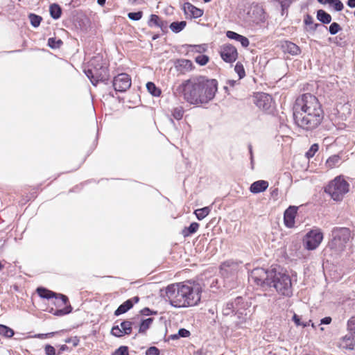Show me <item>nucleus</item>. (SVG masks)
I'll return each instance as SVG.
<instances>
[{
  "label": "nucleus",
  "instance_id": "nucleus-46",
  "mask_svg": "<svg viewBox=\"0 0 355 355\" xmlns=\"http://www.w3.org/2000/svg\"><path fill=\"white\" fill-rule=\"evenodd\" d=\"M159 350L156 347H150L146 352V355H159Z\"/></svg>",
  "mask_w": 355,
  "mask_h": 355
},
{
  "label": "nucleus",
  "instance_id": "nucleus-32",
  "mask_svg": "<svg viewBox=\"0 0 355 355\" xmlns=\"http://www.w3.org/2000/svg\"><path fill=\"white\" fill-rule=\"evenodd\" d=\"M210 212V209L208 207H205L203 208L198 209L195 210L194 214L196 218L201 220L204 219Z\"/></svg>",
  "mask_w": 355,
  "mask_h": 355
},
{
  "label": "nucleus",
  "instance_id": "nucleus-29",
  "mask_svg": "<svg viewBox=\"0 0 355 355\" xmlns=\"http://www.w3.org/2000/svg\"><path fill=\"white\" fill-rule=\"evenodd\" d=\"M49 11L51 16L55 19H59L61 16L62 10L58 4L53 3L51 5Z\"/></svg>",
  "mask_w": 355,
  "mask_h": 355
},
{
  "label": "nucleus",
  "instance_id": "nucleus-3",
  "mask_svg": "<svg viewBox=\"0 0 355 355\" xmlns=\"http://www.w3.org/2000/svg\"><path fill=\"white\" fill-rule=\"evenodd\" d=\"M202 292L199 283L189 280L168 285L166 288V297L175 307H189L199 304Z\"/></svg>",
  "mask_w": 355,
  "mask_h": 355
},
{
  "label": "nucleus",
  "instance_id": "nucleus-54",
  "mask_svg": "<svg viewBox=\"0 0 355 355\" xmlns=\"http://www.w3.org/2000/svg\"><path fill=\"white\" fill-rule=\"evenodd\" d=\"M347 4L350 8H355V0H348Z\"/></svg>",
  "mask_w": 355,
  "mask_h": 355
},
{
  "label": "nucleus",
  "instance_id": "nucleus-18",
  "mask_svg": "<svg viewBox=\"0 0 355 355\" xmlns=\"http://www.w3.org/2000/svg\"><path fill=\"white\" fill-rule=\"evenodd\" d=\"M139 300V298L137 296L126 300L117 308V309L114 311V315L117 316L125 313L133 306L135 303L138 302Z\"/></svg>",
  "mask_w": 355,
  "mask_h": 355
},
{
  "label": "nucleus",
  "instance_id": "nucleus-30",
  "mask_svg": "<svg viewBox=\"0 0 355 355\" xmlns=\"http://www.w3.org/2000/svg\"><path fill=\"white\" fill-rule=\"evenodd\" d=\"M187 25L185 21H175L171 24L169 26L171 31L175 33H180L182 31Z\"/></svg>",
  "mask_w": 355,
  "mask_h": 355
},
{
  "label": "nucleus",
  "instance_id": "nucleus-36",
  "mask_svg": "<svg viewBox=\"0 0 355 355\" xmlns=\"http://www.w3.org/2000/svg\"><path fill=\"white\" fill-rule=\"evenodd\" d=\"M29 19L33 26L37 27L40 24L42 17L39 15L31 13L29 15Z\"/></svg>",
  "mask_w": 355,
  "mask_h": 355
},
{
  "label": "nucleus",
  "instance_id": "nucleus-15",
  "mask_svg": "<svg viewBox=\"0 0 355 355\" xmlns=\"http://www.w3.org/2000/svg\"><path fill=\"white\" fill-rule=\"evenodd\" d=\"M298 207L289 206L284 214V223L286 227L293 228L295 226V218L297 214Z\"/></svg>",
  "mask_w": 355,
  "mask_h": 355
},
{
  "label": "nucleus",
  "instance_id": "nucleus-55",
  "mask_svg": "<svg viewBox=\"0 0 355 355\" xmlns=\"http://www.w3.org/2000/svg\"><path fill=\"white\" fill-rule=\"evenodd\" d=\"M150 312V310L148 309V308H145L142 311H141V313L144 314V315H149V313Z\"/></svg>",
  "mask_w": 355,
  "mask_h": 355
},
{
  "label": "nucleus",
  "instance_id": "nucleus-51",
  "mask_svg": "<svg viewBox=\"0 0 355 355\" xmlns=\"http://www.w3.org/2000/svg\"><path fill=\"white\" fill-rule=\"evenodd\" d=\"M71 341L73 342V346H77L79 343V340L76 337H75L73 339H71V338L67 339L65 340V343H70Z\"/></svg>",
  "mask_w": 355,
  "mask_h": 355
},
{
  "label": "nucleus",
  "instance_id": "nucleus-35",
  "mask_svg": "<svg viewBox=\"0 0 355 355\" xmlns=\"http://www.w3.org/2000/svg\"><path fill=\"white\" fill-rule=\"evenodd\" d=\"M343 103V107H345L346 109H347V114H350L351 113V109H350V104L349 103V101H348V99H347V97L345 96H342L340 97V102H337L336 103V107L337 108L338 107V106L340 105H342V103Z\"/></svg>",
  "mask_w": 355,
  "mask_h": 355
},
{
  "label": "nucleus",
  "instance_id": "nucleus-41",
  "mask_svg": "<svg viewBox=\"0 0 355 355\" xmlns=\"http://www.w3.org/2000/svg\"><path fill=\"white\" fill-rule=\"evenodd\" d=\"M195 60L197 64L203 66L207 63L209 58L205 55H199L196 57Z\"/></svg>",
  "mask_w": 355,
  "mask_h": 355
},
{
  "label": "nucleus",
  "instance_id": "nucleus-14",
  "mask_svg": "<svg viewBox=\"0 0 355 355\" xmlns=\"http://www.w3.org/2000/svg\"><path fill=\"white\" fill-rule=\"evenodd\" d=\"M220 56L224 61L226 62H233L237 58V51L236 49L231 44H225L221 47Z\"/></svg>",
  "mask_w": 355,
  "mask_h": 355
},
{
  "label": "nucleus",
  "instance_id": "nucleus-37",
  "mask_svg": "<svg viewBox=\"0 0 355 355\" xmlns=\"http://www.w3.org/2000/svg\"><path fill=\"white\" fill-rule=\"evenodd\" d=\"M62 44L61 40H56L55 37H50L48 40V45L51 49H58Z\"/></svg>",
  "mask_w": 355,
  "mask_h": 355
},
{
  "label": "nucleus",
  "instance_id": "nucleus-31",
  "mask_svg": "<svg viewBox=\"0 0 355 355\" xmlns=\"http://www.w3.org/2000/svg\"><path fill=\"white\" fill-rule=\"evenodd\" d=\"M15 334L13 329L4 324H0V335L10 338Z\"/></svg>",
  "mask_w": 355,
  "mask_h": 355
},
{
  "label": "nucleus",
  "instance_id": "nucleus-20",
  "mask_svg": "<svg viewBox=\"0 0 355 355\" xmlns=\"http://www.w3.org/2000/svg\"><path fill=\"white\" fill-rule=\"evenodd\" d=\"M269 186L266 180H258L253 182L250 187V191L252 193H259L265 191Z\"/></svg>",
  "mask_w": 355,
  "mask_h": 355
},
{
  "label": "nucleus",
  "instance_id": "nucleus-44",
  "mask_svg": "<svg viewBox=\"0 0 355 355\" xmlns=\"http://www.w3.org/2000/svg\"><path fill=\"white\" fill-rule=\"evenodd\" d=\"M175 67H192V62L189 60H186V59L178 60L177 61V63H175Z\"/></svg>",
  "mask_w": 355,
  "mask_h": 355
},
{
  "label": "nucleus",
  "instance_id": "nucleus-40",
  "mask_svg": "<svg viewBox=\"0 0 355 355\" xmlns=\"http://www.w3.org/2000/svg\"><path fill=\"white\" fill-rule=\"evenodd\" d=\"M330 5H331L336 11H341L343 8V3L340 0H331Z\"/></svg>",
  "mask_w": 355,
  "mask_h": 355
},
{
  "label": "nucleus",
  "instance_id": "nucleus-19",
  "mask_svg": "<svg viewBox=\"0 0 355 355\" xmlns=\"http://www.w3.org/2000/svg\"><path fill=\"white\" fill-rule=\"evenodd\" d=\"M355 334L354 331H350L349 333L343 336L339 343L340 347L343 349H352L354 348L355 345Z\"/></svg>",
  "mask_w": 355,
  "mask_h": 355
},
{
  "label": "nucleus",
  "instance_id": "nucleus-23",
  "mask_svg": "<svg viewBox=\"0 0 355 355\" xmlns=\"http://www.w3.org/2000/svg\"><path fill=\"white\" fill-rule=\"evenodd\" d=\"M200 225L196 222L191 223L189 227H185L181 232L182 235L187 238L196 233L199 229Z\"/></svg>",
  "mask_w": 355,
  "mask_h": 355
},
{
  "label": "nucleus",
  "instance_id": "nucleus-53",
  "mask_svg": "<svg viewBox=\"0 0 355 355\" xmlns=\"http://www.w3.org/2000/svg\"><path fill=\"white\" fill-rule=\"evenodd\" d=\"M293 320L295 322V323L296 324V325H297V326L301 325L300 318H299V316L297 315L294 314V315L293 317Z\"/></svg>",
  "mask_w": 355,
  "mask_h": 355
},
{
  "label": "nucleus",
  "instance_id": "nucleus-47",
  "mask_svg": "<svg viewBox=\"0 0 355 355\" xmlns=\"http://www.w3.org/2000/svg\"><path fill=\"white\" fill-rule=\"evenodd\" d=\"M44 351L46 355H56L55 348L51 345H46L44 347Z\"/></svg>",
  "mask_w": 355,
  "mask_h": 355
},
{
  "label": "nucleus",
  "instance_id": "nucleus-21",
  "mask_svg": "<svg viewBox=\"0 0 355 355\" xmlns=\"http://www.w3.org/2000/svg\"><path fill=\"white\" fill-rule=\"evenodd\" d=\"M226 35L228 38L231 40H234L238 42H240L241 44L243 47H247L249 45V40L247 37L239 35L234 31H228L226 33Z\"/></svg>",
  "mask_w": 355,
  "mask_h": 355
},
{
  "label": "nucleus",
  "instance_id": "nucleus-4",
  "mask_svg": "<svg viewBox=\"0 0 355 355\" xmlns=\"http://www.w3.org/2000/svg\"><path fill=\"white\" fill-rule=\"evenodd\" d=\"M269 287H273L278 294L290 297L292 295V282L291 277L286 272L277 271L276 268L270 275Z\"/></svg>",
  "mask_w": 355,
  "mask_h": 355
},
{
  "label": "nucleus",
  "instance_id": "nucleus-10",
  "mask_svg": "<svg viewBox=\"0 0 355 355\" xmlns=\"http://www.w3.org/2000/svg\"><path fill=\"white\" fill-rule=\"evenodd\" d=\"M84 72L94 85L98 81H105L109 78L107 68H87Z\"/></svg>",
  "mask_w": 355,
  "mask_h": 355
},
{
  "label": "nucleus",
  "instance_id": "nucleus-27",
  "mask_svg": "<svg viewBox=\"0 0 355 355\" xmlns=\"http://www.w3.org/2000/svg\"><path fill=\"white\" fill-rule=\"evenodd\" d=\"M154 319L153 318H147L146 320H144L140 325H139V334H146V331L147 330L150 328V327L151 326L153 322Z\"/></svg>",
  "mask_w": 355,
  "mask_h": 355
},
{
  "label": "nucleus",
  "instance_id": "nucleus-34",
  "mask_svg": "<svg viewBox=\"0 0 355 355\" xmlns=\"http://www.w3.org/2000/svg\"><path fill=\"white\" fill-rule=\"evenodd\" d=\"M184 111L182 107H177L172 110V116L176 120H181L184 116Z\"/></svg>",
  "mask_w": 355,
  "mask_h": 355
},
{
  "label": "nucleus",
  "instance_id": "nucleus-49",
  "mask_svg": "<svg viewBox=\"0 0 355 355\" xmlns=\"http://www.w3.org/2000/svg\"><path fill=\"white\" fill-rule=\"evenodd\" d=\"M234 265V262L231 261H227L223 262L221 264L220 268L222 269H223V268H227V267H231V266H232Z\"/></svg>",
  "mask_w": 355,
  "mask_h": 355
},
{
  "label": "nucleus",
  "instance_id": "nucleus-11",
  "mask_svg": "<svg viewBox=\"0 0 355 355\" xmlns=\"http://www.w3.org/2000/svg\"><path fill=\"white\" fill-rule=\"evenodd\" d=\"M132 84L130 76L125 73H121L114 77L113 80V87L116 91L125 92Z\"/></svg>",
  "mask_w": 355,
  "mask_h": 355
},
{
  "label": "nucleus",
  "instance_id": "nucleus-33",
  "mask_svg": "<svg viewBox=\"0 0 355 355\" xmlns=\"http://www.w3.org/2000/svg\"><path fill=\"white\" fill-rule=\"evenodd\" d=\"M146 88L148 91L154 96H159L161 94V90L157 88L152 82L147 83Z\"/></svg>",
  "mask_w": 355,
  "mask_h": 355
},
{
  "label": "nucleus",
  "instance_id": "nucleus-59",
  "mask_svg": "<svg viewBox=\"0 0 355 355\" xmlns=\"http://www.w3.org/2000/svg\"><path fill=\"white\" fill-rule=\"evenodd\" d=\"M4 268V264L2 261H0V270Z\"/></svg>",
  "mask_w": 355,
  "mask_h": 355
},
{
  "label": "nucleus",
  "instance_id": "nucleus-43",
  "mask_svg": "<svg viewBox=\"0 0 355 355\" xmlns=\"http://www.w3.org/2000/svg\"><path fill=\"white\" fill-rule=\"evenodd\" d=\"M112 355H130L128 347L126 346H121L112 354Z\"/></svg>",
  "mask_w": 355,
  "mask_h": 355
},
{
  "label": "nucleus",
  "instance_id": "nucleus-60",
  "mask_svg": "<svg viewBox=\"0 0 355 355\" xmlns=\"http://www.w3.org/2000/svg\"><path fill=\"white\" fill-rule=\"evenodd\" d=\"M234 67H243V65L240 62H237Z\"/></svg>",
  "mask_w": 355,
  "mask_h": 355
},
{
  "label": "nucleus",
  "instance_id": "nucleus-61",
  "mask_svg": "<svg viewBox=\"0 0 355 355\" xmlns=\"http://www.w3.org/2000/svg\"><path fill=\"white\" fill-rule=\"evenodd\" d=\"M31 187H28L27 188H26V190L29 191L31 190Z\"/></svg>",
  "mask_w": 355,
  "mask_h": 355
},
{
  "label": "nucleus",
  "instance_id": "nucleus-2",
  "mask_svg": "<svg viewBox=\"0 0 355 355\" xmlns=\"http://www.w3.org/2000/svg\"><path fill=\"white\" fill-rule=\"evenodd\" d=\"M323 117L324 112L316 96L306 93L296 99L293 106V119L297 126L312 130L321 123Z\"/></svg>",
  "mask_w": 355,
  "mask_h": 355
},
{
  "label": "nucleus",
  "instance_id": "nucleus-5",
  "mask_svg": "<svg viewBox=\"0 0 355 355\" xmlns=\"http://www.w3.org/2000/svg\"><path fill=\"white\" fill-rule=\"evenodd\" d=\"M349 190V183L341 175L336 177L324 188L325 193L329 194L336 201L342 200Z\"/></svg>",
  "mask_w": 355,
  "mask_h": 355
},
{
  "label": "nucleus",
  "instance_id": "nucleus-56",
  "mask_svg": "<svg viewBox=\"0 0 355 355\" xmlns=\"http://www.w3.org/2000/svg\"><path fill=\"white\" fill-rule=\"evenodd\" d=\"M318 2L322 3V4H326V3H330L331 0H318Z\"/></svg>",
  "mask_w": 355,
  "mask_h": 355
},
{
  "label": "nucleus",
  "instance_id": "nucleus-6",
  "mask_svg": "<svg viewBox=\"0 0 355 355\" xmlns=\"http://www.w3.org/2000/svg\"><path fill=\"white\" fill-rule=\"evenodd\" d=\"M331 245L338 251H343L352 238L351 230L347 227H335L332 230Z\"/></svg>",
  "mask_w": 355,
  "mask_h": 355
},
{
  "label": "nucleus",
  "instance_id": "nucleus-48",
  "mask_svg": "<svg viewBox=\"0 0 355 355\" xmlns=\"http://www.w3.org/2000/svg\"><path fill=\"white\" fill-rule=\"evenodd\" d=\"M234 71L238 74L239 80L243 78L245 76L244 68H234Z\"/></svg>",
  "mask_w": 355,
  "mask_h": 355
},
{
  "label": "nucleus",
  "instance_id": "nucleus-8",
  "mask_svg": "<svg viewBox=\"0 0 355 355\" xmlns=\"http://www.w3.org/2000/svg\"><path fill=\"white\" fill-rule=\"evenodd\" d=\"M275 268L266 270L263 268H256L253 269L250 274L252 281L258 286L264 287L268 286L271 279V273Z\"/></svg>",
  "mask_w": 355,
  "mask_h": 355
},
{
  "label": "nucleus",
  "instance_id": "nucleus-16",
  "mask_svg": "<svg viewBox=\"0 0 355 355\" xmlns=\"http://www.w3.org/2000/svg\"><path fill=\"white\" fill-rule=\"evenodd\" d=\"M182 9L187 18H198L203 15L202 10L196 8L189 2L184 3Z\"/></svg>",
  "mask_w": 355,
  "mask_h": 355
},
{
  "label": "nucleus",
  "instance_id": "nucleus-52",
  "mask_svg": "<svg viewBox=\"0 0 355 355\" xmlns=\"http://www.w3.org/2000/svg\"><path fill=\"white\" fill-rule=\"evenodd\" d=\"M53 334V333H49V334H40L35 335V337L40 338V339H43V338H46L50 336H52Z\"/></svg>",
  "mask_w": 355,
  "mask_h": 355
},
{
  "label": "nucleus",
  "instance_id": "nucleus-45",
  "mask_svg": "<svg viewBox=\"0 0 355 355\" xmlns=\"http://www.w3.org/2000/svg\"><path fill=\"white\" fill-rule=\"evenodd\" d=\"M190 334H191L190 331H188L187 329H180L178 331V335H174L173 337L174 338H178L179 336L183 337V338H187V337H189L190 336Z\"/></svg>",
  "mask_w": 355,
  "mask_h": 355
},
{
  "label": "nucleus",
  "instance_id": "nucleus-63",
  "mask_svg": "<svg viewBox=\"0 0 355 355\" xmlns=\"http://www.w3.org/2000/svg\"><path fill=\"white\" fill-rule=\"evenodd\" d=\"M205 2L207 3L209 2L211 0H203Z\"/></svg>",
  "mask_w": 355,
  "mask_h": 355
},
{
  "label": "nucleus",
  "instance_id": "nucleus-26",
  "mask_svg": "<svg viewBox=\"0 0 355 355\" xmlns=\"http://www.w3.org/2000/svg\"><path fill=\"white\" fill-rule=\"evenodd\" d=\"M283 47L285 51L292 55H297L300 52L299 46L293 42H286V44L283 46Z\"/></svg>",
  "mask_w": 355,
  "mask_h": 355
},
{
  "label": "nucleus",
  "instance_id": "nucleus-24",
  "mask_svg": "<svg viewBox=\"0 0 355 355\" xmlns=\"http://www.w3.org/2000/svg\"><path fill=\"white\" fill-rule=\"evenodd\" d=\"M36 292L40 297L46 299H52L56 293L44 287H38Z\"/></svg>",
  "mask_w": 355,
  "mask_h": 355
},
{
  "label": "nucleus",
  "instance_id": "nucleus-38",
  "mask_svg": "<svg viewBox=\"0 0 355 355\" xmlns=\"http://www.w3.org/2000/svg\"><path fill=\"white\" fill-rule=\"evenodd\" d=\"M318 149H319L318 144H313V145H311V146L310 147L309 150L306 153V156L308 158L313 157L315 155V154L318 151Z\"/></svg>",
  "mask_w": 355,
  "mask_h": 355
},
{
  "label": "nucleus",
  "instance_id": "nucleus-13",
  "mask_svg": "<svg viewBox=\"0 0 355 355\" xmlns=\"http://www.w3.org/2000/svg\"><path fill=\"white\" fill-rule=\"evenodd\" d=\"M133 322L130 320H125L118 325L112 328L111 334L116 337H121L124 335H130L132 331Z\"/></svg>",
  "mask_w": 355,
  "mask_h": 355
},
{
  "label": "nucleus",
  "instance_id": "nucleus-22",
  "mask_svg": "<svg viewBox=\"0 0 355 355\" xmlns=\"http://www.w3.org/2000/svg\"><path fill=\"white\" fill-rule=\"evenodd\" d=\"M341 157L338 155L330 156L325 162V166L327 169H333L340 166Z\"/></svg>",
  "mask_w": 355,
  "mask_h": 355
},
{
  "label": "nucleus",
  "instance_id": "nucleus-28",
  "mask_svg": "<svg viewBox=\"0 0 355 355\" xmlns=\"http://www.w3.org/2000/svg\"><path fill=\"white\" fill-rule=\"evenodd\" d=\"M317 19L323 24H329L331 21V16L323 10L317 12Z\"/></svg>",
  "mask_w": 355,
  "mask_h": 355
},
{
  "label": "nucleus",
  "instance_id": "nucleus-58",
  "mask_svg": "<svg viewBox=\"0 0 355 355\" xmlns=\"http://www.w3.org/2000/svg\"><path fill=\"white\" fill-rule=\"evenodd\" d=\"M67 349H68V347L66 345H62L60 347V350L61 351H64V350H67Z\"/></svg>",
  "mask_w": 355,
  "mask_h": 355
},
{
  "label": "nucleus",
  "instance_id": "nucleus-12",
  "mask_svg": "<svg viewBox=\"0 0 355 355\" xmlns=\"http://www.w3.org/2000/svg\"><path fill=\"white\" fill-rule=\"evenodd\" d=\"M253 102L259 109L268 110L271 107L272 98L268 94L259 92L253 96Z\"/></svg>",
  "mask_w": 355,
  "mask_h": 355
},
{
  "label": "nucleus",
  "instance_id": "nucleus-25",
  "mask_svg": "<svg viewBox=\"0 0 355 355\" xmlns=\"http://www.w3.org/2000/svg\"><path fill=\"white\" fill-rule=\"evenodd\" d=\"M304 21L308 26V31H314L317 30L318 27H323L320 24H314L313 17L309 15H306L305 16Z\"/></svg>",
  "mask_w": 355,
  "mask_h": 355
},
{
  "label": "nucleus",
  "instance_id": "nucleus-42",
  "mask_svg": "<svg viewBox=\"0 0 355 355\" xmlns=\"http://www.w3.org/2000/svg\"><path fill=\"white\" fill-rule=\"evenodd\" d=\"M340 30V26L336 22H333L329 27V31L331 35H336Z\"/></svg>",
  "mask_w": 355,
  "mask_h": 355
},
{
  "label": "nucleus",
  "instance_id": "nucleus-62",
  "mask_svg": "<svg viewBox=\"0 0 355 355\" xmlns=\"http://www.w3.org/2000/svg\"><path fill=\"white\" fill-rule=\"evenodd\" d=\"M157 37H158L157 35H155V36H153V40H155V39H157Z\"/></svg>",
  "mask_w": 355,
  "mask_h": 355
},
{
  "label": "nucleus",
  "instance_id": "nucleus-57",
  "mask_svg": "<svg viewBox=\"0 0 355 355\" xmlns=\"http://www.w3.org/2000/svg\"><path fill=\"white\" fill-rule=\"evenodd\" d=\"M105 2L106 0H97V3L102 6L105 5Z\"/></svg>",
  "mask_w": 355,
  "mask_h": 355
},
{
  "label": "nucleus",
  "instance_id": "nucleus-39",
  "mask_svg": "<svg viewBox=\"0 0 355 355\" xmlns=\"http://www.w3.org/2000/svg\"><path fill=\"white\" fill-rule=\"evenodd\" d=\"M143 16L142 11L128 13V17L132 21H139Z\"/></svg>",
  "mask_w": 355,
  "mask_h": 355
},
{
  "label": "nucleus",
  "instance_id": "nucleus-7",
  "mask_svg": "<svg viewBox=\"0 0 355 355\" xmlns=\"http://www.w3.org/2000/svg\"><path fill=\"white\" fill-rule=\"evenodd\" d=\"M51 303L55 307L51 306L49 312L54 315H64L69 313L72 310L69 299L64 295L55 293V296L52 298Z\"/></svg>",
  "mask_w": 355,
  "mask_h": 355
},
{
  "label": "nucleus",
  "instance_id": "nucleus-1",
  "mask_svg": "<svg viewBox=\"0 0 355 355\" xmlns=\"http://www.w3.org/2000/svg\"><path fill=\"white\" fill-rule=\"evenodd\" d=\"M218 81L205 76L191 78L183 81L174 91L190 105L206 104L211 101L218 91Z\"/></svg>",
  "mask_w": 355,
  "mask_h": 355
},
{
  "label": "nucleus",
  "instance_id": "nucleus-9",
  "mask_svg": "<svg viewBox=\"0 0 355 355\" xmlns=\"http://www.w3.org/2000/svg\"><path fill=\"white\" fill-rule=\"evenodd\" d=\"M322 239L323 234L322 231L316 228L306 233L303 239V243L306 249L313 250L320 245Z\"/></svg>",
  "mask_w": 355,
  "mask_h": 355
},
{
  "label": "nucleus",
  "instance_id": "nucleus-17",
  "mask_svg": "<svg viewBox=\"0 0 355 355\" xmlns=\"http://www.w3.org/2000/svg\"><path fill=\"white\" fill-rule=\"evenodd\" d=\"M148 26L150 28H159L163 32H166L168 28V23L163 20L159 16L152 14L148 21Z\"/></svg>",
  "mask_w": 355,
  "mask_h": 355
},
{
  "label": "nucleus",
  "instance_id": "nucleus-50",
  "mask_svg": "<svg viewBox=\"0 0 355 355\" xmlns=\"http://www.w3.org/2000/svg\"><path fill=\"white\" fill-rule=\"evenodd\" d=\"M331 317H325L321 320V324H329L331 323Z\"/></svg>",
  "mask_w": 355,
  "mask_h": 355
}]
</instances>
